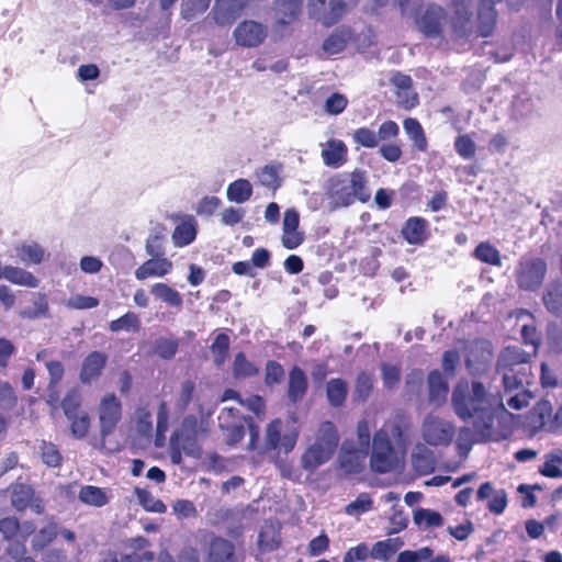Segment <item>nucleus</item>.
Returning a JSON list of instances; mask_svg holds the SVG:
<instances>
[{"mask_svg":"<svg viewBox=\"0 0 562 562\" xmlns=\"http://www.w3.org/2000/svg\"><path fill=\"white\" fill-rule=\"evenodd\" d=\"M451 404L456 415L463 422H471L475 432L484 438L493 435L497 415L506 413L502 395L490 393L480 381L471 384L465 380L458 382Z\"/></svg>","mask_w":562,"mask_h":562,"instance_id":"1","label":"nucleus"},{"mask_svg":"<svg viewBox=\"0 0 562 562\" xmlns=\"http://www.w3.org/2000/svg\"><path fill=\"white\" fill-rule=\"evenodd\" d=\"M530 359L531 355L518 346L505 347L497 359L496 372L503 378L505 392H515L507 400V405L515 411L527 407L532 397L531 392L525 389L532 376Z\"/></svg>","mask_w":562,"mask_h":562,"instance_id":"2","label":"nucleus"},{"mask_svg":"<svg viewBox=\"0 0 562 562\" xmlns=\"http://www.w3.org/2000/svg\"><path fill=\"white\" fill-rule=\"evenodd\" d=\"M326 195L333 209L348 207L356 201L369 202L371 192L367 171L356 168L351 172L333 176L327 182Z\"/></svg>","mask_w":562,"mask_h":562,"instance_id":"3","label":"nucleus"},{"mask_svg":"<svg viewBox=\"0 0 562 562\" xmlns=\"http://www.w3.org/2000/svg\"><path fill=\"white\" fill-rule=\"evenodd\" d=\"M339 443V434L330 420L323 422L311 443L301 456V467L308 473H314L327 463L335 454Z\"/></svg>","mask_w":562,"mask_h":562,"instance_id":"4","label":"nucleus"},{"mask_svg":"<svg viewBox=\"0 0 562 562\" xmlns=\"http://www.w3.org/2000/svg\"><path fill=\"white\" fill-rule=\"evenodd\" d=\"M548 271L547 261L541 257L522 256L515 269L518 289L535 292L541 288Z\"/></svg>","mask_w":562,"mask_h":562,"instance_id":"5","label":"nucleus"},{"mask_svg":"<svg viewBox=\"0 0 562 562\" xmlns=\"http://www.w3.org/2000/svg\"><path fill=\"white\" fill-rule=\"evenodd\" d=\"M81 395L77 390H70L61 400V408L70 422V432L76 439L85 438L90 428V416L81 408Z\"/></svg>","mask_w":562,"mask_h":562,"instance_id":"6","label":"nucleus"},{"mask_svg":"<svg viewBox=\"0 0 562 562\" xmlns=\"http://www.w3.org/2000/svg\"><path fill=\"white\" fill-rule=\"evenodd\" d=\"M397 465V457L387 437V431L378 430L373 436L372 452L370 456V468L374 473H389Z\"/></svg>","mask_w":562,"mask_h":562,"instance_id":"7","label":"nucleus"},{"mask_svg":"<svg viewBox=\"0 0 562 562\" xmlns=\"http://www.w3.org/2000/svg\"><path fill=\"white\" fill-rule=\"evenodd\" d=\"M207 431L202 422L195 415H187L181 423L180 430L175 431L171 437L177 438V443L181 446L186 456L193 459L202 457V447L199 442L201 435Z\"/></svg>","mask_w":562,"mask_h":562,"instance_id":"8","label":"nucleus"},{"mask_svg":"<svg viewBox=\"0 0 562 562\" xmlns=\"http://www.w3.org/2000/svg\"><path fill=\"white\" fill-rule=\"evenodd\" d=\"M282 420L276 418L271 420L266 427L265 434V449L267 451H278V454L290 453L296 446L299 432L290 431L282 435Z\"/></svg>","mask_w":562,"mask_h":562,"instance_id":"9","label":"nucleus"},{"mask_svg":"<svg viewBox=\"0 0 562 562\" xmlns=\"http://www.w3.org/2000/svg\"><path fill=\"white\" fill-rule=\"evenodd\" d=\"M100 435L105 439L116 428L122 418L121 401L113 393L105 394L98 407Z\"/></svg>","mask_w":562,"mask_h":562,"instance_id":"10","label":"nucleus"},{"mask_svg":"<svg viewBox=\"0 0 562 562\" xmlns=\"http://www.w3.org/2000/svg\"><path fill=\"white\" fill-rule=\"evenodd\" d=\"M424 440L430 446L449 445L454 437L452 424L436 417H429L423 426Z\"/></svg>","mask_w":562,"mask_h":562,"instance_id":"11","label":"nucleus"},{"mask_svg":"<svg viewBox=\"0 0 562 562\" xmlns=\"http://www.w3.org/2000/svg\"><path fill=\"white\" fill-rule=\"evenodd\" d=\"M400 234L408 245L423 246L431 236L430 224L423 216H411L403 223Z\"/></svg>","mask_w":562,"mask_h":562,"instance_id":"12","label":"nucleus"},{"mask_svg":"<svg viewBox=\"0 0 562 562\" xmlns=\"http://www.w3.org/2000/svg\"><path fill=\"white\" fill-rule=\"evenodd\" d=\"M267 37V27L256 21L245 20L234 31L236 43L244 47H257Z\"/></svg>","mask_w":562,"mask_h":562,"instance_id":"13","label":"nucleus"},{"mask_svg":"<svg viewBox=\"0 0 562 562\" xmlns=\"http://www.w3.org/2000/svg\"><path fill=\"white\" fill-rule=\"evenodd\" d=\"M250 0H215L212 10L213 20L217 25H232L247 8Z\"/></svg>","mask_w":562,"mask_h":562,"instance_id":"14","label":"nucleus"},{"mask_svg":"<svg viewBox=\"0 0 562 562\" xmlns=\"http://www.w3.org/2000/svg\"><path fill=\"white\" fill-rule=\"evenodd\" d=\"M243 553L237 552L235 544L223 537L211 539L207 550V562H244Z\"/></svg>","mask_w":562,"mask_h":562,"instance_id":"15","label":"nucleus"},{"mask_svg":"<svg viewBox=\"0 0 562 562\" xmlns=\"http://www.w3.org/2000/svg\"><path fill=\"white\" fill-rule=\"evenodd\" d=\"M445 10L437 4H429L424 13L416 19L418 30L427 37H438L442 32Z\"/></svg>","mask_w":562,"mask_h":562,"instance_id":"16","label":"nucleus"},{"mask_svg":"<svg viewBox=\"0 0 562 562\" xmlns=\"http://www.w3.org/2000/svg\"><path fill=\"white\" fill-rule=\"evenodd\" d=\"M367 456V450L344 443L338 456L339 468L346 474H359L364 469Z\"/></svg>","mask_w":562,"mask_h":562,"instance_id":"17","label":"nucleus"},{"mask_svg":"<svg viewBox=\"0 0 562 562\" xmlns=\"http://www.w3.org/2000/svg\"><path fill=\"white\" fill-rule=\"evenodd\" d=\"M108 356L101 351H91L83 359L79 379L82 384H91L93 381H97L106 367Z\"/></svg>","mask_w":562,"mask_h":562,"instance_id":"18","label":"nucleus"},{"mask_svg":"<svg viewBox=\"0 0 562 562\" xmlns=\"http://www.w3.org/2000/svg\"><path fill=\"white\" fill-rule=\"evenodd\" d=\"M308 382L305 372L297 366H293L289 372L288 398L291 403L301 402L306 395Z\"/></svg>","mask_w":562,"mask_h":562,"instance_id":"19","label":"nucleus"},{"mask_svg":"<svg viewBox=\"0 0 562 562\" xmlns=\"http://www.w3.org/2000/svg\"><path fill=\"white\" fill-rule=\"evenodd\" d=\"M172 267L168 258L151 257L135 270V278L143 281L150 277H164L171 272Z\"/></svg>","mask_w":562,"mask_h":562,"instance_id":"20","label":"nucleus"},{"mask_svg":"<svg viewBox=\"0 0 562 562\" xmlns=\"http://www.w3.org/2000/svg\"><path fill=\"white\" fill-rule=\"evenodd\" d=\"M428 398L430 403L441 405L446 402L449 386L445 376L438 370H432L428 373Z\"/></svg>","mask_w":562,"mask_h":562,"instance_id":"21","label":"nucleus"},{"mask_svg":"<svg viewBox=\"0 0 562 562\" xmlns=\"http://www.w3.org/2000/svg\"><path fill=\"white\" fill-rule=\"evenodd\" d=\"M322 157L326 166L338 168L347 161L348 148L342 140L330 139L327 148L323 149Z\"/></svg>","mask_w":562,"mask_h":562,"instance_id":"22","label":"nucleus"},{"mask_svg":"<svg viewBox=\"0 0 562 562\" xmlns=\"http://www.w3.org/2000/svg\"><path fill=\"white\" fill-rule=\"evenodd\" d=\"M196 221L193 216H186L172 233V240L177 247H184L193 243L196 237Z\"/></svg>","mask_w":562,"mask_h":562,"instance_id":"23","label":"nucleus"},{"mask_svg":"<svg viewBox=\"0 0 562 562\" xmlns=\"http://www.w3.org/2000/svg\"><path fill=\"white\" fill-rule=\"evenodd\" d=\"M302 0H276L273 9L278 15V23L286 25L299 18L302 11Z\"/></svg>","mask_w":562,"mask_h":562,"instance_id":"24","label":"nucleus"},{"mask_svg":"<svg viewBox=\"0 0 562 562\" xmlns=\"http://www.w3.org/2000/svg\"><path fill=\"white\" fill-rule=\"evenodd\" d=\"M11 505L18 512H24L34 497V490L25 483H14L9 487Z\"/></svg>","mask_w":562,"mask_h":562,"instance_id":"25","label":"nucleus"},{"mask_svg":"<svg viewBox=\"0 0 562 562\" xmlns=\"http://www.w3.org/2000/svg\"><path fill=\"white\" fill-rule=\"evenodd\" d=\"M403 544V540L398 537L376 541L369 550V557L375 560L389 561Z\"/></svg>","mask_w":562,"mask_h":562,"instance_id":"26","label":"nucleus"},{"mask_svg":"<svg viewBox=\"0 0 562 562\" xmlns=\"http://www.w3.org/2000/svg\"><path fill=\"white\" fill-rule=\"evenodd\" d=\"M403 127L408 138L412 140L413 146L418 151H426L428 148V140L419 121L415 117H407L403 121Z\"/></svg>","mask_w":562,"mask_h":562,"instance_id":"27","label":"nucleus"},{"mask_svg":"<svg viewBox=\"0 0 562 562\" xmlns=\"http://www.w3.org/2000/svg\"><path fill=\"white\" fill-rule=\"evenodd\" d=\"M179 350V339L175 337H158L155 339L150 356H156L161 360H171L176 357Z\"/></svg>","mask_w":562,"mask_h":562,"instance_id":"28","label":"nucleus"},{"mask_svg":"<svg viewBox=\"0 0 562 562\" xmlns=\"http://www.w3.org/2000/svg\"><path fill=\"white\" fill-rule=\"evenodd\" d=\"M33 307L23 308L19 312L22 319H38L49 316V305L47 296L43 293L32 294Z\"/></svg>","mask_w":562,"mask_h":562,"instance_id":"29","label":"nucleus"},{"mask_svg":"<svg viewBox=\"0 0 562 562\" xmlns=\"http://www.w3.org/2000/svg\"><path fill=\"white\" fill-rule=\"evenodd\" d=\"M232 373L236 380L250 379L259 374V368L250 360L247 359L243 351L235 355Z\"/></svg>","mask_w":562,"mask_h":562,"instance_id":"30","label":"nucleus"},{"mask_svg":"<svg viewBox=\"0 0 562 562\" xmlns=\"http://www.w3.org/2000/svg\"><path fill=\"white\" fill-rule=\"evenodd\" d=\"M348 395V384L340 378L331 379L326 384V396L330 406L341 407Z\"/></svg>","mask_w":562,"mask_h":562,"instance_id":"31","label":"nucleus"},{"mask_svg":"<svg viewBox=\"0 0 562 562\" xmlns=\"http://www.w3.org/2000/svg\"><path fill=\"white\" fill-rule=\"evenodd\" d=\"M547 311L555 317H562V283H551L542 295Z\"/></svg>","mask_w":562,"mask_h":562,"instance_id":"32","label":"nucleus"},{"mask_svg":"<svg viewBox=\"0 0 562 562\" xmlns=\"http://www.w3.org/2000/svg\"><path fill=\"white\" fill-rule=\"evenodd\" d=\"M78 498L81 503L93 507H102L109 503L105 490L94 485L81 486Z\"/></svg>","mask_w":562,"mask_h":562,"instance_id":"33","label":"nucleus"},{"mask_svg":"<svg viewBox=\"0 0 562 562\" xmlns=\"http://www.w3.org/2000/svg\"><path fill=\"white\" fill-rule=\"evenodd\" d=\"M252 195L251 183L247 179H237L228 184L226 196L229 202L243 204Z\"/></svg>","mask_w":562,"mask_h":562,"instance_id":"34","label":"nucleus"},{"mask_svg":"<svg viewBox=\"0 0 562 562\" xmlns=\"http://www.w3.org/2000/svg\"><path fill=\"white\" fill-rule=\"evenodd\" d=\"M59 535V527L55 521H49L41 528L32 538L31 544L34 551H42L48 547Z\"/></svg>","mask_w":562,"mask_h":562,"instance_id":"35","label":"nucleus"},{"mask_svg":"<svg viewBox=\"0 0 562 562\" xmlns=\"http://www.w3.org/2000/svg\"><path fill=\"white\" fill-rule=\"evenodd\" d=\"M5 280L26 288H37L40 284L38 279L32 272L13 266H7Z\"/></svg>","mask_w":562,"mask_h":562,"instance_id":"36","label":"nucleus"},{"mask_svg":"<svg viewBox=\"0 0 562 562\" xmlns=\"http://www.w3.org/2000/svg\"><path fill=\"white\" fill-rule=\"evenodd\" d=\"M150 292L162 302L172 307L180 308L183 304L181 294L166 283H155L150 288Z\"/></svg>","mask_w":562,"mask_h":562,"instance_id":"37","label":"nucleus"},{"mask_svg":"<svg viewBox=\"0 0 562 562\" xmlns=\"http://www.w3.org/2000/svg\"><path fill=\"white\" fill-rule=\"evenodd\" d=\"M562 450L558 449L546 454L543 464L539 468V473L550 479L562 477Z\"/></svg>","mask_w":562,"mask_h":562,"instance_id":"38","label":"nucleus"},{"mask_svg":"<svg viewBox=\"0 0 562 562\" xmlns=\"http://www.w3.org/2000/svg\"><path fill=\"white\" fill-rule=\"evenodd\" d=\"M473 256L481 262L501 267L502 257L499 250L490 241H481L474 249Z\"/></svg>","mask_w":562,"mask_h":562,"instance_id":"39","label":"nucleus"},{"mask_svg":"<svg viewBox=\"0 0 562 562\" xmlns=\"http://www.w3.org/2000/svg\"><path fill=\"white\" fill-rule=\"evenodd\" d=\"M413 520L418 527L427 528H439L443 525V517L440 513L427 509L418 508L415 510Z\"/></svg>","mask_w":562,"mask_h":562,"instance_id":"40","label":"nucleus"},{"mask_svg":"<svg viewBox=\"0 0 562 562\" xmlns=\"http://www.w3.org/2000/svg\"><path fill=\"white\" fill-rule=\"evenodd\" d=\"M373 391V376L371 373L361 371L356 379L353 391V401L363 403L366 402Z\"/></svg>","mask_w":562,"mask_h":562,"instance_id":"41","label":"nucleus"},{"mask_svg":"<svg viewBox=\"0 0 562 562\" xmlns=\"http://www.w3.org/2000/svg\"><path fill=\"white\" fill-rule=\"evenodd\" d=\"M409 423L403 415H396L393 419L386 422L380 430L387 431V437H392L397 445L404 443V432L408 429Z\"/></svg>","mask_w":562,"mask_h":562,"instance_id":"42","label":"nucleus"},{"mask_svg":"<svg viewBox=\"0 0 562 562\" xmlns=\"http://www.w3.org/2000/svg\"><path fill=\"white\" fill-rule=\"evenodd\" d=\"M140 328V319L134 312H127L121 317L113 319L109 324V329L112 333H119L121 330L126 331H138Z\"/></svg>","mask_w":562,"mask_h":562,"instance_id":"43","label":"nucleus"},{"mask_svg":"<svg viewBox=\"0 0 562 562\" xmlns=\"http://www.w3.org/2000/svg\"><path fill=\"white\" fill-rule=\"evenodd\" d=\"M229 342L228 335L224 333L218 334L212 342L211 351L214 356L213 361L216 367H222L225 363L228 357Z\"/></svg>","mask_w":562,"mask_h":562,"instance_id":"44","label":"nucleus"},{"mask_svg":"<svg viewBox=\"0 0 562 562\" xmlns=\"http://www.w3.org/2000/svg\"><path fill=\"white\" fill-rule=\"evenodd\" d=\"M20 532H19V539L16 542L8 549V552L12 557H16L19 554H24L26 551L25 542L27 538L31 535H35V524L30 520H25L22 524H20Z\"/></svg>","mask_w":562,"mask_h":562,"instance_id":"45","label":"nucleus"},{"mask_svg":"<svg viewBox=\"0 0 562 562\" xmlns=\"http://www.w3.org/2000/svg\"><path fill=\"white\" fill-rule=\"evenodd\" d=\"M18 256L25 263L40 265L44 260L45 251L38 244L32 243L19 247Z\"/></svg>","mask_w":562,"mask_h":562,"instance_id":"46","label":"nucleus"},{"mask_svg":"<svg viewBox=\"0 0 562 562\" xmlns=\"http://www.w3.org/2000/svg\"><path fill=\"white\" fill-rule=\"evenodd\" d=\"M454 150L464 160L475 157L476 145L469 134H461L454 139Z\"/></svg>","mask_w":562,"mask_h":562,"instance_id":"47","label":"nucleus"},{"mask_svg":"<svg viewBox=\"0 0 562 562\" xmlns=\"http://www.w3.org/2000/svg\"><path fill=\"white\" fill-rule=\"evenodd\" d=\"M211 4V0H183L181 4V15L190 21L204 13Z\"/></svg>","mask_w":562,"mask_h":562,"instance_id":"48","label":"nucleus"},{"mask_svg":"<svg viewBox=\"0 0 562 562\" xmlns=\"http://www.w3.org/2000/svg\"><path fill=\"white\" fill-rule=\"evenodd\" d=\"M351 136L358 147L375 148L379 145L376 133L367 126L355 130Z\"/></svg>","mask_w":562,"mask_h":562,"instance_id":"49","label":"nucleus"},{"mask_svg":"<svg viewBox=\"0 0 562 562\" xmlns=\"http://www.w3.org/2000/svg\"><path fill=\"white\" fill-rule=\"evenodd\" d=\"M258 180L261 186L276 190L281 186L279 170L276 166L266 165L257 172Z\"/></svg>","mask_w":562,"mask_h":562,"instance_id":"50","label":"nucleus"},{"mask_svg":"<svg viewBox=\"0 0 562 562\" xmlns=\"http://www.w3.org/2000/svg\"><path fill=\"white\" fill-rule=\"evenodd\" d=\"M281 544L279 532L272 528L262 529L258 536V546L262 552H271L277 550Z\"/></svg>","mask_w":562,"mask_h":562,"instance_id":"51","label":"nucleus"},{"mask_svg":"<svg viewBox=\"0 0 562 562\" xmlns=\"http://www.w3.org/2000/svg\"><path fill=\"white\" fill-rule=\"evenodd\" d=\"M285 372L281 363L276 360H268L265 366V384L274 386L280 384L284 379Z\"/></svg>","mask_w":562,"mask_h":562,"instance_id":"52","label":"nucleus"},{"mask_svg":"<svg viewBox=\"0 0 562 562\" xmlns=\"http://www.w3.org/2000/svg\"><path fill=\"white\" fill-rule=\"evenodd\" d=\"M41 459L50 468H57L61 465L63 457L56 445L52 442L43 441L41 446Z\"/></svg>","mask_w":562,"mask_h":562,"instance_id":"53","label":"nucleus"},{"mask_svg":"<svg viewBox=\"0 0 562 562\" xmlns=\"http://www.w3.org/2000/svg\"><path fill=\"white\" fill-rule=\"evenodd\" d=\"M138 498H139V504L146 512L164 514L167 510L166 504L161 499L156 498L148 491H145V490L140 491L138 493Z\"/></svg>","mask_w":562,"mask_h":562,"instance_id":"54","label":"nucleus"},{"mask_svg":"<svg viewBox=\"0 0 562 562\" xmlns=\"http://www.w3.org/2000/svg\"><path fill=\"white\" fill-rule=\"evenodd\" d=\"M520 334H521L522 342L525 345L531 346L532 353L536 355L538 351V348L541 344V336H540L539 331L537 330L535 321L532 319L531 323L525 324L521 327Z\"/></svg>","mask_w":562,"mask_h":562,"instance_id":"55","label":"nucleus"},{"mask_svg":"<svg viewBox=\"0 0 562 562\" xmlns=\"http://www.w3.org/2000/svg\"><path fill=\"white\" fill-rule=\"evenodd\" d=\"M222 201L215 195L203 196L195 206V213L199 216L210 217L221 206Z\"/></svg>","mask_w":562,"mask_h":562,"instance_id":"56","label":"nucleus"},{"mask_svg":"<svg viewBox=\"0 0 562 562\" xmlns=\"http://www.w3.org/2000/svg\"><path fill=\"white\" fill-rule=\"evenodd\" d=\"M18 405V396L9 382L0 381V407L12 411Z\"/></svg>","mask_w":562,"mask_h":562,"instance_id":"57","label":"nucleus"},{"mask_svg":"<svg viewBox=\"0 0 562 562\" xmlns=\"http://www.w3.org/2000/svg\"><path fill=\"white\" fill-rule=\"evenodd\" d=\"M20 521L16 517H4L0 519V533L7 541L18 540Z\"/></svg>","mask_w":562,"mask_h":562,"instance_id":"58","label":"nucleus"},{"mask_svg":"<svg viewBox=\"0 0 562 562\" xmlns=\"http://www.w3.org/2000/svg\"><path fill=\"white\" fill-rule=\"evenodd\" d=\"M155 553L153 551H144L142 553L131 552L125 554H117L115 552L110 554V559L105 562H153Z\"/></svg>","mask_w":562,"mask_h":562,"instance_id":"59","label":"nucleus"},{"mask_svg":"<svg viewBox=\"0 0 562 562\" xmlns=\"http://www.w3.org/2000/svg\"><path fill=\"white\" fill-rule=\"evenodd\" d=\"M172 512L178 519L195 518L198 510L192 501L189 499H177L172 504Z\"/></svg>","mask_w":562,"mask_h":562,"instance_id":"60","label":"nucleus"},{"mask_svg":"<svg viewBox=\"0 0 562 562\" xmlns=\"http://www.w3.org/2000/svg\"><path fill=\"white\" fill-rule=\"evenodd\" d=\"M397 105L405 110H412L419 103L418 93L411 88L409 90H394Z\"/></svg>","mask_w":562,"mask_h":562,"instance_id":"61","label":"nucleus"},{"mask_svg":"<svg viewBox=\"0 0 562 562\" xmlns=\"http://www.w3.org/2000/svg\"><path fill=\"white\" fill-rule=\"evenodd\" d=\"M373 506V501L368 493H361L357 498L346 506V513L349 515L369 512Z\"/></svg>","mask_w":562,"mask_h":562,"instance_id":"62","label":"nucleus"},{"mask_svg":"<svg viewBox=\"0 0 562 562\" xmlns=\"http://www.w3.org/2000/svg\"><path fill=\"white\" fill-rule=\"evenodd\" d=\"M348 105V99L338 92L330 94L325 102V111L328 114L337 115L345 111Z\"/></svg>","mask_w":562,"mask_h":562,"instance_id":"63","label":"nucleus"},{"mask_svg":"<svg viewBox=\"0 0 562 562\" xmlns=\"http://www.w3.org/2000/svg\"><path fill=\"white\" fill-rule=\"evenodd\" d=\"M146 252L154 258H166L164 248V236L160 234H151L146 239Z\"/></svg>","mask_w":562,"mask_h":562,"instance_id":"64","label":"nucleus"}]
</instances>
